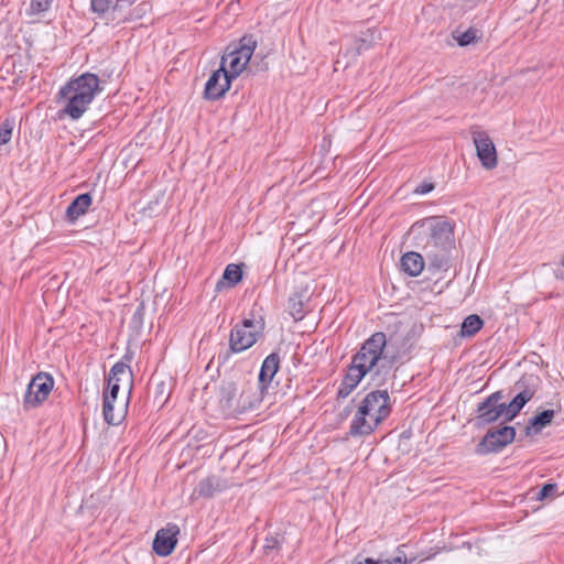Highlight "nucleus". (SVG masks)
<instances>
[{"instance_id":"39448f33","label":"nucleus","mask_w":564,"mask_h":564,"mask_svg":"<svg viewBox=\"0 0 564 564\" xmlns=\"http://www.w3.org/2000/svg\"><path fill=\"white\" fill-rule=\"evenodd\" d=\"M263 323L245 318L230 332L229 346L232 352H241L253 346L261 334Z\"/></svg>"},{"instance_id":"c756f323","label":"nucleus","mask_w":564,"mask_h":564,"mask_svg":"<svg viewBox=\"0 0 564 564\" xmlns=\"http://www.w3.org/2000/svg\"><path fill=\"white\" fill-rule=\"evenodd\" d=\"M52 0H32L29 8L30 14H40L51 7Z\"/></svg>"},{"instance_id":"c85d7f7f","label":"nucleus","mask_w":564,"mask_h":564,"mask_svg":"<svg viewBox=\"0 0 564 564\" xmlns=\"http://www.w3.org/2000/svg\"><path fill=\"white\" fill-rule=\"evenodd\" d=\"M289 310L295 321H301L304 317L303 303L300 300L290 299Z\"/></svg>"},{"instance_id":"2f4dec72","label":"nucleus","mask_w":564,"mask_h":564,"mask_svg":"<svg viewBox=\"0 0 564 564\" xmlns=\"http://www.w3.org/2000/svg\"><path fill=\"white\" fill-rule=\"evenodd\" d=\"M523 75L529 76L530 83L534 85L545 75V68L542 66L527 69L525 72H523Z\"/></svg>"},{"instance_id":"2eb2a0df","label":"nucleus","mask_w":564,"mask_h":564,"mask_svg":"<svg viewBox=\"0 0 564 564\" xmlns=\"http://www.w3.org/2000/svg\"><path fill=\"white\" fill-rule=\"evenodd\" d=\"M227 488V484L221 480L217 476H209L207 478L202 479L196 489L195 492L199 497L210 498L217 492H221Z\"/></svg>"},{"instance_id":"423d86ee","label":"nucleus","mask_w":564,"mask_h":564,"mask_svg":"<svg viewBox=\"0 0 564 564\" xmlns=\"http://www.w3.org/2000/svg\"><path fill=\"white\" fill-rule=\"evenodd\" d=\"M426 227L430 232V240L425 249L452 250L454 247L453 227L443 219H426L420 225Z\"/></svg>"},{"instance_id":"f704fd0d","label":"nucleus","mask_w":564,"mask_h":564,"mask_svg":"<svg viewBox=\"0 0 564 564\" xmlns=\"http://www.w3.org/2000/svg\"><path fill=\"white\" fill-rule=\"evenodd\" d=\"M473 7H474V2H473V1H468V4H465V3H456V4H454V6H452V7L449 8V14H451V15H452V14L457 15V14H459V13H460V11H462L463 9H466V8L470 9V8H473Z\"/></svg>"},{"instance_id":"a878e982","label":"nucleus","mask_w":564,"mask_h":564,"mask_svg":"<svg viewBox=\"0 0 564 564\" xmlns=\"http://www.w3.org/2000/svg\"><path fill=\"white\" fill-rule=\"evenodd\" d=\"M404 547L405 544L398 546L395 555L392 558L382 561V564H408L413 562L415 558H408Z\"/></svg>"},{"instance_id":"9b49d317","label":"nucleus","mask_w":564,"mask_h":564,"mask_svg":"<svg viewBox=\"0 0 564 564\" xmlns=\"http://www.w3.org/2000/svg\"><path fill=\"white\" fill-rule=\"evenodd\" d=\"M245 391H242L238 395V388L235 383H227L224 384L220 389V404L224 410H227L229 412H236V411H245L247 409H252L256 405V402H258V398L254 400H247L245 399Z\"/></svg>"},{"instance_id":"20e7f679","label":"nucleus","mask_w":564,"mask_h":564,"mask_svg":"<svg viewBox=\"0 0 564 564\" xmlns=\"http://www.w3.org/2000/svg\"><path fill=\"white\" fill-rule=\"evenodd\" d=\"M249 37L248 43L240 45H229L221 57L220 67L227 69V75L235 79L247 67L256 48V42Z\"/></svg>"},{"instance_id":"4468645a","label":"nucleus","mask_w":564,"mask_h":564,"mask_svg":"<svg viewBox=\"0 0 564 564\" xmlns=\"http://www.w3.org/2000/svg\"><path fill=\"white\" fill-rule=\"evenodd\" d=\"M518 393L516 397L506 404L507 409V421H511L517 416V414L521 411V409L534 397L535 389L533 386L528 383L527 378H521L514 384Z\"/></svg>"},{"instance_id":"6ab92c4d","label":"nucleus","mask_w":564,"mask_h":564,"mask_svg":"<svg viewBox=\"0 0 564 564\" xmlns=\"http://www.w3.org/2000/svg\"><path fill=\"white\" fill-rule=\"evenodd\" d=\"M280 367V357L278 354H270L262 362L259 381L262 386L269 384Z\"/></svg>"},{"instance_id":"58836bf2","label":"nucleus","mask_w":564,"mask_h":564,"mask_svg":"<svg viewBox=\"0 0 564 564\" xmlns=\"http://www.w3.org/2000/svg\"><path fill=\"white\" fill-rule=\"evenodd\" d=\"M447 44H448V45H451V46H453V45H454V42L448 41V43H447Z\"/></svg>"},{"instance_id":"f3484780","label":"nucleus","mask_w":564,"mask_h":564,"mask_svg":"<svg viewBox=\"0 0 564 564\" xmlns=\"http://www.w3.org/2000/svg\"><path fill=\"white\" fill-rule=\"evenodd\" d=\"M429 267L436 271H447L451 267V250L425 249Z\"/></svg>"},{"instance_id":"a211bd4d","label":"nucleus","mask_w":564,"mask_h":564,"mask_svg":"<svg viewBox=\"0 0 564 564\" xmlns=\"http://www.w3.org/2000/svg\"><path fill=\"white\" fill-rule=\"evenodd\" d=\"M400 265L410 276H417L424 269V260L420 253L411 251L402 256Z\"/></svg>"},{"instance_id":"473e14b6","label":"nucleus","mask_w":564,"mask_h":564,"mask_svg":"<svg viewBox=\"0 0 564 564\" xmlns=\"http://www.w3.org/2000/svg\"><path fill=\"white\" fill-rule=\"evenodd\" d=\"M556 488L555 484H545L538 494V500H544L545 498L553 496Z\"/></svg>"},{"instance_id":"b1692460","label":"nucleus","mask_w":564,"mask_h":564,"mask_svg":"<svg viewBox=\"0 0 564 564\" xmlns=\"http://www.w3.org/2000/svg\"><path fill=\"white\" fill-rule=\"evenodd\" d=\"M108 379H109V383H111L112 381L120 382L121 380L126 379L129 382V384L131 386L132 372L126 364L117 362L110 369Z\"/></svg>"},{"instance_id":"ddd939ff","label":"nucleus","mask_w":564,"mask_h":564,"mask_svg":"<svg viewBox=\"0 0 564 564\" xmlns=\"http://www.w3.org/2000/svg\"><path fill=\"white\" fill-rule=\"evenodd\" d=\"M178 533L180 528L175 523H169L160 529L153 540V551L160 556L170 555L176 546Z\"/></svg>"},{"instance_id":"1a4fd4ad","label":"nucleus","mask_w":564,"mask_h":564,"mask_svg":"<svg viewBox=\"0 0 564 564\" xmlns=\"http://www.w3.org/2000/svg\"><path fill=\"white\" fill-rule=\"evenodd\" d=\"M502 398L501 391H496L486 398L477 408V425L482 426L503 417L507 421L506 403H499Z\"/></svg>"},{"instance_id":"9d476101","label":"nucleus","mask_w":564,"mask_h":564,"mask_svg":"<svg viewBox=\"0 0 564 564\" xmlns=\"http://www.w3.org/2000/svg\"><path fill=\"white\" fill-rule=\"evenodd\" d=\"M516 437L513 426H503L501 429L489 431L476 447L478 455L496 453L512 443Z\"/></svg>"},{"instance_id":"c9c22d12","label":"nucleus","mask_w":564,"mask_h":564,"mask_svg":"<svg viewBox=\"0 0 564 564\" xmlns=\"http://www.w3.org/2000/svg\"><path fill=\"white\" fill-rule=\"evenodd\" d=\"M433 189L432 184H424L416 189V193L426 194Z\"/></svg>"},{"instance_id":"e433bc0d","label":"nucleus","mask_w":564,"mask_h":564,"mask_svg":"<svg viewBox=\"0 0 564 564\" xmlns=\"http://www.w3.org/2000/svg\"><path fill=\"white\" fill-rule=\"evenodd\" d=\"M358 564H362L361 562H359ZM365 564H382V561H379V560H373V558H366L365 560Z\"/></svg>"},{"instance_id":"412c9836","label":"nucleus","mask_w":564,"mask_h":564,"mask_svg":"<svg viewBox=\"0 0 564 564\" xmlns=\"http://www.w3.org/2000/svg\"><path fill=\"white\" fill-rule=\"evenodd\" d=\"M555 412L553 410H544L535 415L525 427L527 434L539 433L543 427L551 424Z\"/></svg>"},{"instance_id":"bb28decb","label":"nucleus","mask_w":564,"mask_h":564,"mask_svg":"<svg viewBox=\"0 0 564 564\" xmlns=\"http://www.w3.org/2000/svg\"><path fill=\"white\" fill-rule=\"evenodd\" d=\"M119 392V382L112 381L111 383L108 382V389L104 392V400L106 401V411L110 410L109 400L110 401H117Z\"/></svg>"},{"instance_id":"72a5a7b5","label":"nucleus","mask_w":564,"mask_h":564,"mask_svg":"<svg viewBox=\"0 0 564 564\" xmlns=\"http://www.w3.org/2000/svg\"><path fill=\"white\" fill-rule=\"evenodd\" d=\"M481 37H453V41L457 43L458 46H468L475 45Z\"/></svg>"},{"instance_id":"aec40b11","label":"nucleus","mask_w":564,"mask_h":564,"mask_svg":"<svg viewBox=\"0 0 564 564\" xmlns=\"http://www.w3.org/2000/svg\"><path fill=\"white\" fill-rule=\"evenodd\" d=\"M93 198L89 193L78 195L67 207L66 216L70 221L83 216L91 205Z\"/></svg>"},{"instance_id":"f8f14e48","label":"nucleus","mask_w":564,"mask_h":564,"mask_svg":"<svg viewBox=\"0 0 564 564\" xmlns=\"http://www.w3.org/2000/svg\"><path fill=\"white\" fill-rule=\"evenodd\" d=\"M231 78L227 75V69L219 67L207 79L204 98L208 100H217L225 96L231 85Z\"/></svg>"},{"instance_id":"f03ea898","label":"nucleus","mask_w":564,"mask_h":564,"mask_svg":"<svg viewBox=\"0 0 564 564\" xmlns=\"http://www.w3.org/2000/svg\"><path fill=\"white\" fill-rule=\"evenodd\" d=\"M98 76L93 73L70 79L58 91V101L63 102L62 112L73 120L82 118L100 90Z\"/></svg>"},{"instance_id":"dca6fc26","label":"nucleus","mask_w":564,"mask_h":564,"mask_svg":"<svg viewBox=\"0 0 564 564\" xmlns=\"http://www.w3.org/2000/svg\"><path fill=\"white\" fill-rule=\"evenodd\" d=\"M242 279V269L239 264L230 263L225 268L221 279L216 283L215 291L234 288Z\"/></svg>"},{"instance_id":"5701e85b","label":"nucleus","mask_w":564,"mask_h":564,"mask_svg":"<svg viewBox=\"0 0 564 564\" xmlns=\"http://www.w3.org/2000/svg\"><path fill=\"white\" fill-rule=\"evenodd\" d=\"M116 402L117 401H110L109 400V405H110V410L109 411H106L107 408H106V401L104 400V403H102V415H104V420L109 424V425H119L122 420L124 419V409L123 406H117L116 408Z\"/></svg>"},{"instance_id":"f257e3e1","label":"nucleus","mask_w":564,"mask_h":564,"mask_svg":"<svg viewBox=\"0 0 564 564\" xmlns=\"http://www.w3.org/2000/svg\"><path fill=\"white\" fill-rule=\"evenodd\" d=\"M387 345L386 334L378 332L372 334L352 357L337 395L339 398L348 397L360 381L367 376L373 386H383L390 377L392 370L391 360L383 355Z\"/></svg>"},{"instance_id":"7ed1b4c3","label":"nucleus","mask_w":564,"mask_h":564,"mask_svg":"<svg viewBox=\"0 0 564 564\" xmlns=\"http://www.w3.org/2000/svg\"><path fill=\"white\" fill-rule=\"evenodd\" d=\"M390 412V395L387 390L369 392L358 406L350 423L349 434L351 436L371 434L389 416Z\"/></svg>"},{"instance_id":"ea45409f","label":"nucleus","mask_w":564,"mask_h":564,"mask_svg":"<svg viewBox=\"0 0 564 564\" xmlns=\"http://www.w3.org/2000/svg\"><path fill=\"white\" fill-rule=\"evenodd\" d=\"M562 264L564 265V256L562 257Z\"/></svg>"},{"instance_id":"393cba45","label":"nucleus","mask_w":564,"mask_h":564,"mask_svg":"<svg viewBox=\"0 0 564 564\" xmlns=\"http://www.w3.org/2000/svg\"><path fill=\"white\" fill-rule=\"evenodd\" d=\"M117 0H91V10L97 14H106L115 9Z\"/></svg>"},{"instance_id":"4c0bfd02","label":"nucleus","mask_w":564,"mask_h":564,"mask_svg":"<svg viewBox=\"0 0 564 564\" xmlns=\"http://www.w3.org/2000/svg\"><path fill=\"white\" fill-rule=\"evenodd\" d=\"M273 546H274V545L272 544V542H271L269 539H267V540H265V545H264V547H265V549H271V547H273Z\"/></svg>"},{"instance_id":"cd10ccee","label":"nucleus","mask_w":564,"mask_h":564,"mask_svg":"<svg viewBox=\"0 0 564 564\" xmlns=\"http://www.w3.org/2000/svg\"><path fill=\"white\" fill-rule=\"evenodd\" d=\"M13 122L10 120H4L0 124V145L7 144L12 137Z\"/></svg>"},{"instance_id":"4be33fe9","label":"nucleus","mask_w":564,"mask_h":564,"mask_svg":"<svg viewBox=\"0 0 564 564\" xmlns=\"http://www.w3.org/2000/svg\"><path fill=\"white\" fill-rule=\"evenodd\" d=\"M484 326V321L477 314L468 315L464 318L460 327V336L462 337H473L476 335Z\"/></svg>"},{"instance_id":"0eeeda50","label":"nucleus","mask_w":564,"mask_h":564,"mask_svg":"<svg viewBox=\"0 0 564 564\" xmlns=\"http://www.w3.org/2000/svg\"><path fill=\"white\" fill-rule=\"evenodd\" d=\"M54 387L53 378L45 372H40L32 378L23 398L25 409H32L43 403Z\"/></svg>"},{"instance_id":"7c9ffc66","label":"nucleus","mask_w":564,"mask_h":564,"mask_svg":"<svg viewBox=\"0 0 564 564\" xmlns=\"http://www.w3.org/2000/svg\"><path fill=\"white\" fill-rule=\"evenodd\" d=\"M488 30H485V28L481 25V26H477V25H470L466 29H460L458 28L456 31H454L452 33V35H464V36H467V35H477L478 33L482 34L485 32H487Z\"/></svg>"},{"instance_id":"6e6552de","label":"nucleus","mask_w":564,"mask_h":564,"mask_svg":"<svg viewBox=\"0 0 564 564\" xmlns=\"http://www.w3.org/2000/svg\"><path fill=\"white\" fill-rule=\"evenodd\" d=\"M470 134L481 165L487 170L495 169L498 164V155L489 134L478 127H473Z\"/></svg>"}]
</instances>
